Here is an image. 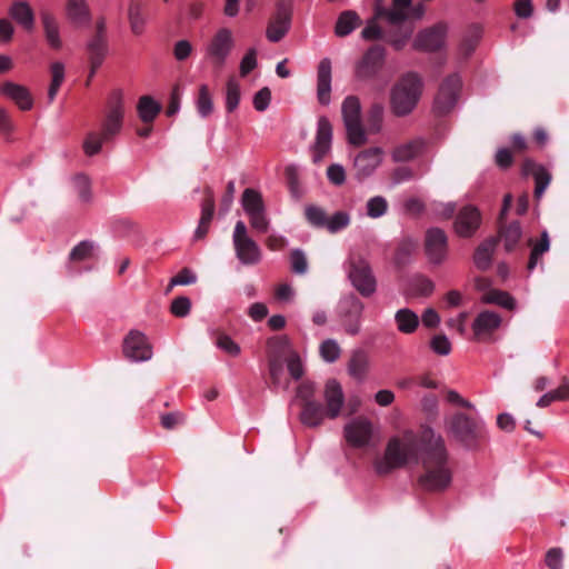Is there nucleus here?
Returning a JSON list of instances; mask_svg holds the SVG:
<instances>
[{"label": "nucleus", "instance_id": "f257e3e1", "mask_svg": "<svg viewBox=\"0 0 569 569\" xmlns=\"http://www.w3.org/2000/svg\"><path fill=\"white\" fill-rule=\"evenodd\" d=\"M409 462H420L422 471L418 486L427 492H442L452 481L449 455L443 438L431 428H425L420 435L411 431L391 438L385 456L375 461V470L380 476L390 473Z\"/></svg>", "mask_w": 569, "mask_h": 569}, {"label": "nucleus", "instance_id": "f03ea898", "mask_svg": "<svg viewBox=\"0 0 569 569\" xmlns=\"http://www.w3.org/2000/svg\"><path fill=\"white\" fill-rule=\"evenodd\" d=\"M411 1L392 0L391 8H385L380 4L376 6V17H383L390 26L386 31V40L397 51L405 48L413 32V27L410 23H406L408 20L406 10Z\"/></svg>", "mask_w": 569, "mask_h": 569}, {"label": "nucleus", "instance_id": "7ed1b4c3", "mask_svg": "<svg viewBox=\"0 0 569 569\" xmlns=\"http://www.w3.org/2000/svg\"><path fill=\"white\" fill-rule=\"evenodd\" d=\"M123 106L121 98L117 96L108 104V111L101 122L100 132L91 131L83 141V151L92 157L100 152L103 142L113 139L121 130L123 122Z\"/></svg>", "mask_w": 569, "mask_h": 569}, {"label": "nucleus", "instance_id": "20e7f679", "mask_svg": "<svg viewBox=\"0 0 569 569\" xmlns=\"http://www.w3.org/2000/svg\"><path fill=\"white\" fill-rule=\"evenodd\" d=\"M422 93V79L416 72H407L395 83L390 93V107L398 117L412 112Z\"/></svg>", "mask_w": 569, "mask_h": 569}, {"label": "nucleus", "instance_id": "39448f33", "mask_svg": "<svg viewBox=\"0 0 569 569\" xmlns=\"http://www.w3.org/2000/svg\"><path fill=\"white\" fill-rule=\"evenodd\" d=\"M448 435L468 449H476L485 439L482 421L465 412H456L446 420Z\"/></svg>", "mask_w": 569, "mask_h": 569}, {"label": "nucleus", "instance_id": "423d86ee", "mask_svg": "<svg viewBox=\"0 0 569 569\" xmlns=\"http://www.w3.org/2000/svg\"><path fill=\"white\" fill-rule=\"evenodd\" d=\"M348 277L355 289L365 298L372 296L377 289V280L368 260L359 253H350L348 259Z\"/></svg>", "mask_w": 569, "mask_h": 569}, {"label": "nucleus", "instance_id": "0eeeda50", "mask_svg": "<svg viewBox=\"0 0 569 569\" xmlns=\"http://www.w3.org/2000/svg\"><path fill=\"white\" fill-rule=\"evenodd\" d=\"M341 114L350 144L362 146L367 142L366 130L361 123V104L356 96H348L342 101Z\"/></svg>", "mask_w": 569, "mask_h": 569}, {"label": "nucleus", "instance_id": "6e6552de", "mask_svg": "<svg viewBox=\"0 0 569 569\" xmlns=\"http://www.w3.org/2000/svg\"><path fill=\"white\" fill-rule=\"evenodd\" d=\"M86 51L90 66L86 86H89L108 53L107 26L104 17H100L97 20L94 33L88 40Z\"/></svg>", "mask_w": 569, "mask_h": 569}, {"label": "nucleus", "instance_id": "1a4fd4ad", "mask_svg": "<svg viewBox=\"0 0 569 569\" xmlns=\"http://www.w3.org/2000/svg\"><path fill=\"white\" fill-rule=\"evenodd\" d=\"M307 222L317 229H326L330 233H337L346 229L350 222V214L346 211H337L328 216L327 211L317 204H308L305 208Z\"/></svg>", "mask_w": 569, "mask_h": 569}, {"label": "nucleus", "instance_id": "9d476101", "mask_svg": "<svg viewBox=\"0 0 569 569\" xmlns=\"http://www.w3.org/2000/svg\"><path fill=\"white\" fill-rule=\"evenodd\" d=\"M233 248L237 258L247 266L258 264L261 260V249L249 236L246 223L241 220L236 222L232 234Z\"/></svg>", "mask_w": 569, "mask_h": 569}, {"label": "nucleus", "instance_id": "9b49d317", "mask_svg": "<svg viewBox=\"0 0 569 569\" xmlns=\"http://www.w3.org/2000/svg\"><path fill=\"white\" fill-rule=\"evenodd\" d=\"M234 47L232 31L220 28L206 47V57L216 69H221Z\"/></svg>", "mask_w": 569, "mask_h": 569}, {"label": "nucleus", "instance_id": "f8f14e48", "mask_svg": "<svg viewBox=\"0 0 569 569\" xmlns=\"http://www.w3.org/2000/svg\"><path fill=\"white\" fill-rule=\"evenodd\" d=\"M363 308L362 301L355 293H349L341 298L339 316L346 333L350 336L359 333Z\"/></svg>", "mask_w": 569, "mask_h": 569}, {"label": "nucleus", "instance_id": "ddd939ff", "mask_svg": "<svg viewBox=\"0 0 569 569\" xmlns=\"http://www.w3.org/2000/svg\"><path fill=\"white\" fill-rule=\"evenodd\" d=\"M386 49L380 44L371 46L356 63L355 76L359 80L377 77L385 64Z\"/></svg>", "mask_w": 569, "mask_h": 569}, {"label": "nucleus", "instance_id": "4468645a", "mask_svg": "<svg viewBox=\"0 0 569 569\" xmlns=\"http://www.w3.org/2000/svg\"><path fill=\"white\" fill-rule=\"evenodd\" d=\"M461 90V79L458 74L447 77L440 84L435 98L433 110L437 114L449 113L456 106Z\"/></svg>", "mask_w": 569, "mask_h": 569}, {"label": "nucleus", "instance_id": "2eb2a0df", "mask_svg": "<svg viewBox=\"0 0 569 569\" xmlns=\"http://www.w3.org/2000/svg\"><path fill=\"white\" fill-rule=\"evenodd\" d=\"M292 16V0H279L274 16L269 21L267 38L271 42H279L288 32Z\"/></svg>", "mask_w": 569, "mask_h": 569}, {"label": "nucleus", "instance_id": "dca6fc26", "mask_svg": "<svg viewBox=\"0 0 569 569\" xmlns=\"http://www.w3.org/2000/svg\"><path fill=\"white\" fill-rule=\"evenodd\" d=\"M425 251L431 263L443 262L448 251V240L443 230L431 228L426 232Z\"/></svg>", "mask_w": 569, "mask_h": 569}, {"label": "nucleus", "instance_id": "f3484780", "mask_svg": "<svg viewBox=\"0 0 569 569\" xmlns=\"http://www.w3.org/2000/svg\"><path fill=\"white\" fill-rule=\"evenodd\" d=\"M123 353L132 361H147L152 357V348L143 333L130 331L123 341Z\"/></svg>", "mask_w": 569, "mask_h": 569}, {"label": "nucleus", "instance_id": "a211bd4d", "mask_svg": "<svg viewBox=\"0 0 569 569\" xmlns=\"http://www.w3.org/2000/svg\"><path fill=\"white\" fill-rule=\"evenodd\" d=\"M383 151L379 147L366 149L357 154L353 162L355 176L363 180L371 176L382 161Z\"/></svg>", "mask_w": 569, "mask_h": 569}, {"label": "nucleus", "instance_id": "6ab92c4d", "mask_svg": "<svg viewBox=\"0 0 569 569\" xmlns=\"http://www.w3.org/2000/svg\"><path fill=\"white\" fill-rule=\"evenodd\" d=\"M447 32V24L439 22L431 28H428L417 36L413 47L422 51H437L443 42Z\"/></svg>", "mask_w": 569, "mask_h": 569}, {"label": "nucleus", "instance_id": "aec40b11", "mask_svg": "<svg viewBox=\"0 0 569 569\" xmlns=\"http://www.w3.org/2000/svg\"><path fill=\"white\" fill-rule=\"evenodd\" d=\"M345 437L349 445L362 448L369 445L372 437V426L365 418H357L345 427Z\"/></svg>", "mask_w": 569, "mask_h": 569}, {"label": "nucleus", "instance_id": "412c9836", "mask_svg": "<svg viewBox=\"0 0 569 569\" xmlns=\"http://www.w3.org/2000/svg\"><path fill=\"white\" fill-rule=\"evenodd\" d=\"M481 216L472 206L461 208L455 220V230L460 237H471L480 227Z\"/></svg>", "mask_w": 569, "mask_h": 569}, {"label": "nucleus", "instance_id": "4be33fe9", "mask_svg": "<svg viewBox=\"0 0 569 569\" xmlns=\"http://www.w3.org/2000/svg\"><path fill=\"white\" fill-rule=\"evenodd\" d=\"M332 126L328 118L320 117L318 120V129L316 134V142L313 147V162H320L328 153L331 147Z\"/></svg>", "mask_w": 569, "mask_h": 569}, {"label": "nucleus", "instance_id": "5701e85b", "mask_svg": "<svg viewBox=\"0 0 569 569\" xmlns=\"http://www.w3.org/2000/svg\"><path fill=\"white\" fill-rule=\"evenodd\" d=\"M0 91L3 96L12 100L22 111H28L33 107L32 94L24 86L6 81L1 84Z\"/></svg>", "mask_w": 569, "mask_h": 569}, {"label": "nucleus", "instance_id": "b1692460", "mask_svg": "<svg viewBox=\"0 0 569 569\" xmlns=\"http://www.w3.org/2000/svg\"><path fill=\"white\" fill-rule=\"evenodd\" d=\"M325 400L327 417L330 419L337 418L340 415L345 400L342 388L337 380L330 379L327 381L325 388Z\"/></svg>", "mask_w": 569, "mask_h": 569}, {"label": "nucleus", "instance_id": "393cba45", "mask_svg": "<svg viewBox=\"0 0 569 569\" xmlns=\"http://www.w3.org/2000/svg\"><path fill=\"white\" fill-rule=\"evenodd\" d=\"M331 93V62L328 58L320 61L317 74V98L318 101L327 106L330 102Z\"/></svg>", "mask_w": 569, "mask_h": 569}, {"label": "nucleus", "instance_id": "a878e982", "mask_svg": "<svg viewBox=\"0 0 569 569\" xmlns=\"http://www.w3.org/2000/svg\"><path fill=\"white\" fill-rule=\"evenodd\" d=\"M522 171L525 174L533 176L536 184L533 194L536 199H540L551 181V174L546 168L530 159L523 161Z\"/></svg>", "mask_w": 569, "mask_h": 569}, {"label": "nucleus", "instance_id": "bb28decb", "mask_svg": "<svg viewBox=\"0 0 569 569\" xmlns=\"http://www.w3.org/2000/svg\"><path fill=\"white\" fill-rule=\"evenodd\" d=\"M40 20L48 44L54 50L61 49L62 41L60 39L59 22L56 16L48 9H41Z\"/></svg>", "mask_w": 569, "mask_h": 569}, {"label": "nucleus", "instance_id": "cd10ccee", "mask_svg": "<svg viewBox=\"0 0 569 569\" xmlns=\"http://www.w3.org/2000/svg\"><path fill=\"white\" fill-rule=\"evenodd\" d=\"M9 14L26 31L31 32L34 29V12L29 2L24 0L12 2Z\"/></svg>", "mask_w": 569, "mask_h": 569}, {"label": "nucleus", "instance_id": "c85d7f7f", "mask_svg": "<svg viewBox=\"0 0 569 569\" xmlns=\"http://www.w3.org/2000/svg\"><path fill=\"white\" fill-rule=\"evenodd\" d=\"M325 417H327V410L320 402L309 401L301 403L299 419L303 426L316 428L323 422Z\"/></svg>", "mask_w": 569, "mask_h": 569}, {"label": "nucleus", "instance_id": "c756f323", "mask_svg": "<svg viewBox=\"0 0 569 569\" xmlns=\"http://www.w3.org/2000/svg\"><path fill=\"white\" fill-rule=\"evenodd\" d=\"M522 230L518 221H512L509 224H505L499 221L498 237H495L499 241L503 242L505 250L510 252L515 250L521 239Z\"/></svg>", "mask_w": 569, "mask_h": 569}, {"label": "nucleus", "instance_id": "7c9ffc66", "mask_svg": "<svg viewBox=\"0 0 569 569\" xmlns=\"http://www.w3.org/2000/svg\"><path fill=\"white\" fill-rule=\"evenodd\" d=\"M500 317L491 311L480 312L473 321L472 329L477 339L489 336L500 326Z\"/></svg>", "mask_w": 569, "mask_h": 569}, {"label": "nucleus", "instance_id": "2f4dec72", "mask_svg": "<svg viewBox=\"0 0 569 569\" xmlns=\"http://www.w3.org/2000/svg\"><path fill=\"white\" fill-rule=\"evenodd\" d=\"M284 359H280V357H268V367H269V376H270V385L269 387L272 390H288L290 387V380L284 378L283 371Z\"/></svg>", "mask_w": 569, "mask_h": 569}, {"label": "nucleus", "instance_id": "473e14b6", "mask_svg": "<svg viewBox=\"0 0 569 569\" xmlns=\"http://www.w3.org/2000/svg\"><path fill=\"white\" fill-rule=\"evenodd\" d=\"M497 244L498 239L490 237L478 246L473 254V261L478 269L482 271L489 269Z\"/></svg>", "mask_w": 569, "mask_h": 569}, {"label": "nucleus", "instance_id": "72a5a7b5", "mask_svg": "<svg viewBox=\"0 0 569 569\" xmlns=\"http://www.w3.org/2000/svg\"><path fill=\"white\" fill-rule=\"evenodd\" d=\"M362 23L359 14L353 10L342 11L336 22L335 33L338 37H347Z\"/></svg>", "mask_w": 569, "mask_h": 569}, {"label": "nucleus", "instance_id": "f704fd0d", "mask_svg": "<svg viewBox=\"0 0 569 569\" xmlns=\"http://www.w3.org/2000/svg\"><path fill=\"white\" fill-rule=\"evenodd\" d=\"M143 0H130L128 7V20L133 34L140 36L143 32L146 18L143 14Z\"/></svg>", "mask_w": 569, "mask_h": 569}, {"label": "nucleus", "instance_id": "c9c22d12", "mask_svg": "<svg viewBox=\"0 0 569 569\" xmlns=\"http://www.w3.org/2000/svg\"><path fill=\"white\" fill-rule=\"evenodd\" d=\"M67 16L77 26L88 23L90 21V9L86 0H68Z\"/></svg>", "mask_w": 569, "mask_h": 569}, {"label": "nucleus", "instance_id": "e433bc0d", "mask_svg": "<svg viewBox=\"0 0 569 569\" xmlns=\"http://www.w3.org/2000/svg\"><path fill=\"white\" fill-rule=\"evenodd\" d=\"M528 244L531 247V252L528 261V270L532 271L538 264L541 257L550 249L549 233L545 230L538 241L529 239Z\"/></svg>", "mask_w": 569, "mask_h": 569}, {"label": "nucleus", "instance_id": "4c0bfd02", "mask_svg": "<svg viewBox=\"0 0 569 569\" xmlns=\"http://www.w3.org/2000/svg\"><path fill=\"white\" fill-rule=\"evenodd\" d=\"M139 118L144 123H152L161 111V104L150 96H142L137 104Z\"/></svg>", "mask_w": 569, "mask_h": 569}, {"label": "nucleus", "instance_id": "58836bf2", "mask_svg": "<svg viewBox=\"0 0 569 569\" xmlns=\"http://www.w3.org/2000/svg\"><path fill=\"white\" fill-rule=\"evenodd\" d=\"M395 320L398 330L406 335L415 332L419 326V317L408 308L398 310Z\"/></svg>", "mask_w": 569, "mask_h": 569}, {"label": "nucleus", "instance_id": "ea45409f", "mask_svg": "<svg viewBox=\"0 0 569 569\" xmlns=\"http://www.w3.org/2000/svg\"><path fill=\"white\" fill-rule=\"evenodd\" d=\"M423 144V141L420 139L400 144L393 150L392 158L399 162L409 161L421 152Z\"/></svg>", "mask_w": 569, "mask_h": 569}, {"label": "nucleus", "instance_id": "a19ab883", "mask_svg": "<svg viewBox=\"0 0 569 569\" xmlns=\"http://www.w3.org/2000/svg\"><path fill=\"white\" fill-rule=\"evenodd\" d=\"M241 204L247 216L266 209L261 193L251 188L244 189L241 197Z\"/></svg>", "mask_w": 569, "mask_h": 569}, {"label": "nucleus", "instance_id": "79ce46f5", "mask_svg": "<svg viewBox=\"0 0 569 569\" xmlns=\"http://www.w3.org/2000/svg\"><path fill=\"white\" fill-rule=\"evenodd\" d=\"M482 301L485 303L498 305L506 309H513V307H515L513 298L508 292L497 290V289L488 290L482 296Z\"/></svg>", "mask_w": 569, "mask_h": 569}, {"label": "nucleus", "instance_id": "37998d69", "mask_svg": "<svg viewBox=\"0 0 569 569\" xmlns=\"http://www.w3.org/2000/svg\"><path fill=\"white\" fill-rule=\"evenodd\" d=\"M378 19L383 17H376V14L367 21V26L361 31V37L368 41H376L386 39V31L378 24Z\"/></svg>", "mask_w": 569, "mask_h": 569}, {"label": "nucleus", "instance_id": "c03bdc74", "mask_svg": "<svg viewBox=\"0 0 569 569\" xmlns=\"http://www.w3.org/2000/svg\"><path fill=\"white\" fill-rule=\"evenodd\" d=\"M240 96V84L233 78L229 79L226 91V109L228 112H233L238 108Z\"/></svg>", "mask_w": 569, "mask_h": 569}, {"label": "nucleus", "instance_id": "a18cd8bd", "mask_svg": "<svg viewBox=\"0 0 569 569\" xmlns=\"http://www.w3.org/2000/svg\"><path fill=\"white\" fill-rule=\"evenodd\" d=\"M383 119V107L380 103H373L367 116V127L370 133L379 132Z\"/></svg>", "mask_w": 569, "mask_h": 569}, {"label": "nucleus", "instance_id": "49530a36", "mask_svg": "<svg viewBox=\"0 0 569 569\" xmlns=\"http://www.w3.org/2000/svg\"><path fill=\"white\" fill-rule=\"evenodd\" d=\"M197 109L202 117H207L212 112L213 104L210 91L207 84H201L197 98Z\"/></svg>", "mask_w": 569, "mask_h": 569}, {"label": "nucleus", "instance_id": "de8ad7c7", "mask_svg": "<svg viewBox=\"0 0 569 569\" xmlns=\"http://www.w3.org/2000/svg\"><path fill=\"white\" fill-rule=\"evenodd\" d=\"M367 357L362 351H357L352 355L349 362V372L351 376L361 379L367 371Z\"/></svg>", "mask_w": 569, "mask_h": 569}, {"label": "nucleus", "instance_id": "09e8293b", "mask_svg": "<svg viewBox=\"0 0 569 569\" xmlns=\"http://www.w3.org/2000/svg\"><path fill=\"white\" fill-rule=\"evenodd\" d=\"M433 289V282L423 276H417L410 282V290L415 296L427 297L432 293Z\"/></svg>", "mask_w": 569, "mask_h": 569}, {"label": "nucleus", "instance_id": "8fccbe9b", "mask_svg": "<svg viewBox=\"0 0 569 569\" xmlns=\"http://www.w3.org/2000/svg\"><path fill=\"white\" fill-rule=\"evenodd\" d=\"M214 213V198L213 192L210 188L206 189V198L201 206V217L199 222L201 224H210Z\"/></svg>", "mask_w": 569, "mask_h": 569}, {"label": "nucleus", "instance_id": "3c124183", "mask_svg": "<svg viewBox=\"0 0 569 569\" xmlns=\"http://www.w3.org/2000/svg\"><path fill=\"white\" fill-rule=\"evenodd\" d=\"M269 357L278 356L284 359L289 348V340L286 336L274 337L268 340Z\"/></svg>", "mask_w": 569, "mask_h": 569}, {"label": "nucleus", "instance_id": "603ef678", "mask_svg": "<svg viewBox=\"0 0 569 569\" xmlns=\"http://www.w3.org/2000/svg\"><path fill=\"white\" fill-rule=\"evenodd\" d=\"M387 209L388 202L381 196L370 198L367 202V214L370 218H379L383 216L387 212Z\"/></svg>", "mask_w": 569, "mask_h": 569}, {"label": "nucleus", "instance_id": "864d4df0", "mask_svg": "<svg viewBox=\"0 0 569 569\" xmlns=\"http://www.w3.org/2000/svg\"><path fill=\"white\" fill-rule=\"evenodd\" d=\"M341 349L336 340L327 339L320 345V355L327 362H335L340 357Z\"/></svg>", "mask_w": 569, "mask_h": 569}, {"label": "nucleus", "instance_id": "5fc2aeb1", "mask_svg": "<svg viewBox=\"0 0 569 569\" xmlns=\"http://www.w3.org/2000/svg\"><path fill=\"white\" fill-rule=\"evenodd\" d=\"M416 246H417V243L411 239L402 240L396 250L395 262L398 266L405 264L407 262V259L409 258V256L415 250Z\"/></svg>", "mask_w": 569, "mask_h": 569}, {"label": "nucleus", "instance_id": "6e6d98bb", "mask_svg": "<svg viewBox=\"0 0 569 569\" xmlns=\"http://www.w3.org/2000/svg\"><path fill=\"white\" fill-rule=\"evenodd\" d=\"M191 301L188 297L180 296L172 300L170 311L178 318H184L190 313Z\"/></svg>", "mask_w": 569, "mask_h": 569}, {"label": "nucleus", "instance_id": "4d7b16f0", "mask_svg": "<svg viewBox=\"0 0 569 569\" xmlns=\"http://www.w3.org/2000/svg\"><path fill=\"white\" fill-rule=\"evenodd\" d=\"M284 361L287 362V368H288L290 377L293 380L301 379L305 371H303V366H302L301 359L298 356V353L290 352V355L284 359Z\"/></svg>", "mask_w": 569, "mask_h": 569}, {"label": "nucleus", "instance_id": "13d9d810", "mask_svg": "<svg viewBox=\"0 0 569 569\" xmlns=\"http://www.w3.org/2000/svg\"><path fill=\"white\" fill-rule=\"evenodd\" d=\"M291 270L295 273L303 274L308 269L306 254L300 249H295L290 252Z\"/></svg>", "mask_w": 569, "mask_h": 569}, {"label": "nucleus", "instance_id": "bf43d9fd", "mask_svg": "<svg viewBox=\"0 0 569 569\" xmlns=\"http://www.w3.org/2000/svg\"><path fill=\"white\" fill-rule=\"evenodd\" d=\"M249 222L253 230L259 233H264L270 227V220L267 217L266 209L252 214H249Z\"/></svg>", "mask_w": 569, "mask_h": 569}, {"label": "nucleus", "instance_id": "052dcab7", "mask_svg": "<svg viewBox=\"0 0 569 569\" xmlns=\"http://www.w3.org/2000/svg\"><path fill=\"white\" fill-rule=\"evenodd\" d=\"M93 243L90 241H81L70 252L71 261H83L91 257Z\"/></svg>", "mask_w": 569, "mask_h": 569}, {"label": "nucleus", "instance_id": "680f3d73", "mask_svg": "<svg viewBox=\"0 0 569 569\" xmlns=\"http://www.w3.org/2000/svg\"><path fill=\"white\" fill-rule=\"evenodd\" d=\"M563 551L561 548H550L545 556V563L549 569H562Z\"/></svg>", "mask_w": 569, "mask_h": 569}, {"label": "nucleus", "instance_id": "e2e57ef3", "mask_svg": "<svg viewBox=\"0 0 569 569\" xmlns=\"http://www.w3.org/2000/svg\"><path fill=\"white\" fill-rule=\"evenodd\" d=\"M430 347L439 356H448L451 351V343L445 335H436L430 341Z\"/></svg>", "mask_w": 569, "mask_h": 569}, {"label": "nucleus", "instance_id": "0e129e2a", "mask_svg": "<svg viewBox=\"0 0 569 569\" xmlns=\"http://www.w3.org/2000/svg\"><path fill=\"white\" fill-rule=\"evenodd\" d=\"M271 101V91L268 87H263L253 96V107L257 111L267 110Z\"/></svg>", "mask_w": 569, "mask_h": 569}, {"label": "nucleus", "instance_id": "69168bd1", "mask_svg": "<svg viewBox=\"0 0 569 569\" xmlns=\"http://www.w3.org/2000/svg\"><path fill=\"white\" fill-rule=\"evenodd\" d=\"M257 67V50L251 48L247 51L240 62L241 77L248 76Z\"/></svg>", "mask_w": 569, "mask_h": 569}, {"label": "nucleus", "instance_id": "338daca9", "mask_svg": "<svg viewBox=\"0 0 569 569\" xmlns=\"http://www.w3.org/2000/svg\"><path fill=\"white\" fill-rule=\"evenodd\" d=\"M217 346L229 353L230 356H238L240 353V347L227 335L219 333L216 341Z\"/></svg>", "mask_w": 569, "mask_h": 569}, {"label": "nucleus", "instance_id": "774afa93", "mask_svg": "<svg viewBox=\"0 0 569 569\" xmlns=\"http://www.w3.org/2000/svg\"><path fill=\"white\" fill-rule=\"evenodd\" d=\"M196 281L197 276L189 268H183L173 278H171L170 287L188 286L194 283Z\"/></svg>", "mask_w": 569, "mask_h": 569}]
</instances>
